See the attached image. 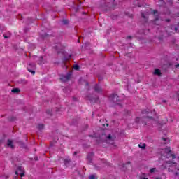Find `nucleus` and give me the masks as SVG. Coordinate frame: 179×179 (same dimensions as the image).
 <instances>
[{
	"label": "nucleus",
	"instance_id": "obj_1",
	"mask_svg": "<svg viewBox=\"0 0 179 179\" xmlns=\"http://www.w3.org/2000/svg\"><path fill=\"white\" fill-rule=\"evenodd\" d=\"M161 155L165 157H172V159H176V155L171 154V150H170V148L162 150L161 151Z\"/></svg>",
	"mask_w": 179,
	"mask_h": 179
},
{
	"label": "nucleus",
	"instance_id": "obj_2",
	"mask_svg": "<svg viewBox=\"0 0 179 179\" xmlns=\"http://www.w3.org/2000/svg\"><path fill=\"white\" fill-rule=\"evenodd\" d=\"M16 176H20V177H24V168L19 166L17 171H15Z\"/></svg>",
	"mask_w": 179,
	"mask_h": 179
},
{
	"label": "nucleus",
	"instance_id": "obj_3",
	"mask_svg": "<svg viewBox=\"0 0 179 179\" xmlns=\"http://www.w3.org/2000/svg\"><path fill=\"white\" fill-rule=\"evenodd\" d=\"M71 76H72V73H68L66 75L62 76L60 79L62 82H67L71 79Z\"/></svg>",
	"mask_w": 179,
	"mask_h": 179
},
{
	"label": "nucleus",
	"instance_id": "obj_4",
	"mask_svg": "<svg viewBox=\"0 0 179 179\" xmlns=\"http://www.w3.org/2000/svg\"><path fill=\"white\" fill-rule=\"evenodd\" d=\"M27 69L29 72H31V73H32V75H34V73H36V71H34V69H36V65L34 64H29Z\"/></svg>",
	"mask_w": 179,
	"mask_h": 179
},
{
	"label": "nucleus",
	"instance_id": "obj_5",
	"mask_svg": "<svg viewBox=\"0 0 179 179\" xmlns=\"http://www.w3.org/2000/svg\"><path fill=\"white\" fill-rule=\"evenodd\" d=\"M169 167H174L175 170H179V167H177V164L171 162H167Z\"/></svg>",
	"mask_w": 179,
	"mask_h": 179
},
{
	"label": "nucleus",
	"instance_id": "obj_6",
	"mask_svg": "<svg viewBox=\"0 0 179 179\" xmlns=\"http://www.w3.org/2000/svg\"><path fill=\"white\" fill-rule=\"evenodd\" d=\"M110 99L112 101H113L114 102H117V101H120V99H118V95L115 94H113L110 96Z\"/></svg>",
	"mask_w": 179,
	"mask_h": 179
},
{
	"label": "nucleus",
	"instance_id": "obj_7",
	"mask_svg": "<svg viewBox=\"0 0 179 179\" xmlns=\"http://www.w3.org/2000/svg\"><path fill=\"white\" fill-rule=\"evenodd\" d=\"M7 146L8 148H11V149H13V142L12 141V140H8L7 141Z\"/></svg>",
	"mask_w": 179,
	"mask_h": 179
},
{
	"label": "nucleus",
	"instance_id": "obj_8",
	"mask_svg": "<svg viewBox=\"0 0 179 179\" xmlns=\"http://www.w3.org/2000/svg\"><path fill=\"white\" fill-rule=\"evenodd\" d=\"M93 156H94L93 152H90V154H88L87 159L89 163H92V158L93 157Z\"/></svg>",
	"mask_w": 179,
	"mask_h": 179
},
{
	"label": "nucleus",
	"instance_id": "obj_9",
	"mask_svg": "<svg viewBox=\"0 0 179 179\" xmlns=\"http://www.w3.org/2000/svg\"><path fill=\"white\" fill-rule=\"evenodd\" d=\"M94 90L95 92H97L98 93H100L101 92V88L100 87V86H99L98 85H96L94 87Z\"/></svg>",
	"mask_w": 179,
	"mask_h": 179
},
{
	"label": "nucleus",
	"instance_id": "obj_10",
	"mask_svg": "<svg viewBox=\"0 0 179 179\" xmlns=\"http://www.w3.org/2000/svg\"><path fill=\"white\" fill-rule=\"evenodd\" d=\"M12 93H19V92H20V90H19V88H13L11 90Z\"/></svg>",
	"mask_w": 179,
	"mask_h": 179
},
{
	"label": "nucleus",
	"instance_id": "obj_11",
	"mask_svg": "<svg viewBox=\"0 0 179 179\" xmlns=\"http://www.w3.org/2000/svg\"><path fill=\"white\" fill-rule=\"evenodd\" d=\"M154 75H162V73L160 72V70L155 69L154 71Z\"/></svg>",
	"mask_w": 179,
	"mask_h": 179
},
{
	"label": "nucleus",
	"instance_id": "obj_12",
	"mask_svg": "<svg viewBox=\"0 0 179 179\" xmlns=\"http://www.w3.org/2000/svg\"><path fill=\"white\" fill-rule=\"evenodd\" d=\"M87 100H90V101H94V102L97 101V99H94L93 98H90V96H87Z\"/></svg>",
	"mask_w": 179,
	"mask_h": 179
},
{
	"label": "nucleus",
	"instance_id": "obj_13",
	"mask_svg": "<svg viewBox=\"0 0 179 179\" xmlns=\"http://www.w3.org/2000/svg\"><path fill=\"white\" fill-rule=\"evenodd\" d=\"M139 148H141V149H145V148H146V145L145 143H140L138 145Z\"/></svg>",
	"mask_w": 179,
	"mask_h": 179
},
{
	"label": "nucleus",
	"instance_id": "obj_14",
	"mask_svg": "<svg viewBox=\"0 0 179 179\" xmlns=\"http://www.w3.org/2000/svg\"><path fill=\"white\" fill-rule=\"evenodd\" d=\"M162 139L164 141V144L169 143V142H170V139H169V138H163Z\"/></svg>",
	"mask_w": 179,
	"mask_h": 179
},
{
	"label": "nucleus",
	"instance_id": "obj_15",
	"mask_svg": "<svg viewBox=\"0 0 179 179\" xmlns=\"http://www.w3.org/2000/svg\"><path fill=\"white\" fill-rule=\"evenodd\" d=\"M156 171H157L156 168H152V169H150V173H156Z\"/></svg>",
	"mask_w": 179,
	"mask_h": 179
},
{
	"label": "nucleus",
	"instance_id": "obj_16",
	"mask_svg": "<svg viewBox=\"0 0 179 179\" xmlns=\"http://www.w3.org/2000/svg\"><path fill=\"white\" fill-rule=\"evenodd\" d=\"M73 69H75V71H78L79 69V65L75 64L73 66Z\"/></svg>",
	"mask_w": 179,
	"mask_h": 179
},
{
	"label": "nucleus",
	"instance_id": "obj_17",
	"mask_svg": "<svg viewBox=\"0 0 179 179\" xmlns=\"http://www.w3.org/2000/svg\"><path fill=\"white\" fill-rule=\"evenodd\" d=\"M43 128H44V125L43 124H38V129H43Z\"/></svg>",
	"mask_w": 179,
	"mask_h": 179
},
{
	"label": "nucleus",
	"instance_id": "obj_18",
	"mask_svg": "<svg viewBox=\"0 0 179 179\" xmlns=\"http://www.w3.org/2000/svg\"><path fill=\"white\" fill-rule=\"evenodd\" d=\"M96 175H91L90 176V179H96Z\"/></svg>",
	"mask_w": 179,
	"mask_h": 179
},
{
	"label": "nucleus",
	"instance_id": "obj_19",
	"mask_svg": "<svg viewBox=\"0 0 179 179\" xmlns=\"http://www.w3.org/2000/svg\"><path fill=\"white\" fill-rule=\"evenodd\" d=\"M141 179H148V178H145V175L143 174L142 176H140Z\"/></svg>",
	"mask_w": 179,
	"mask_h": 179
},
{
	"label": "nucleus",
	"instance_id": "obj_20",
	"mask_svg": "<svg viewBox=\"0 0 179 179\" xmlns=\"http://www.w3.org/2000/svg\"><path fill=\"white\" fill-rule=\"evenodd\" d=\"M62 23H63V24H68V20H63Z\"/></svg>",
	"mask_w": 179,
	"mask_h": 179
},
{
	"label": "nucleus",
	"instance_id": "obj_21",
	"mask_svg": "<svg viewBox=\"0 0 179 179\" xmlns=\"http://www.w3.org/2000/svg\"><path fill=\"white\" fill-rule=\"evenodd\" d=\"M10 37V34H9L8 35L4 34V38H9Z\"/></svg>",
	"mask_w": 179,
	"mask_h": 179
},
{
	"label": "nucleus",
	"instance_id": "obj_22",
	"mask_svg": "<svg viewBox=\"0 0 179 179\" xmlns=\"http://www.w3.org/2000/svg\"><path fill=\"white\" fill-rule=\"evenodd\" d=\"M153 14H154L155 16H157V15H158V13H157V10H154V11H153Z\"/></svg>",
	"mask_w": 179,
	"mask_h": 179
},
{
	"label": "nucleus",
	"instance_id": "obj_23",
	"mask_svg": "<svg viewBox=\"0 0 179 179\" xmlns=\"http://www.w3.org/2000/svg\"><path fill=\"white\" fill-rule=\"evenodd\" d=\"M108 141H112L111 135H108L107 137Z\"/></svg>",
	"mask_w": 179,
	"mask_h": 179
},
{
	"label": "nucleus",
	"instance_id": "obj_24",
	"mask_svg": "<svg viewBox=\"0 0 179 179\" xmlns=\"http://www.w3.org/2000/svg\"><path fill=\"white\" fill-rule=\"evenodd\" d=\"M141 16H142V17H143V19H146V16L145 15L144 13H142V14H141Z\"/></svg>",
	"mask_w": 179,
	"mask_h": 179
},
{
	"label": "nucleus",
	"instance_id": "obj_25",
	"mask_svg": "<svg viewBox=\"0 0 179 179\" xmlns=\"http://www.w3.org/2000/svg\"><path fill=\"white\" fill-rule=\"evenodd\" d=\"M40 61L41 62H39V64H43V57H40Z\"/></svg>",
	"mask_w": 179,
	"mask_h": 179
},
{
	"label": "nucleus",
	"instance_id": "obj_26",
	"mask_svg": "<svg viewBox=\"0 0 179 179\" xmlns=\"http://www.w3.org/2000/svg\"><path fill=\"white\" fill-rule=\"evenodd\" d=\"M157 20H160V17H157L155 20V22L156 23V22H157Z\"/></svg>",
	"mask_w": 179,
	"mask_h": 179
},
{
	"label": "nucleus",
	"instance_id": "obj_27",
	"mask_svg": "<svg viewBox=\"0 0 179 179\" xmlns=\"http://www.w3.org/2000/svg\"><path fill=\"white\" fill-rule=\"evenodd\" d=\"M152 115H156V112H155V110H153V111L152 112Z\"/></svg>",
	"mask_w": 179,
	"mask_h": 179
},
{
	"label": "nucleus",
	"instance_id": "obj_28",
	"mask_svg": "<svg viewBox=\"0 0 179 179\" xmlns=\"http://www.w3.org/2000/svg\"><path fill=\"white\" fill-rule=\"evenodd\" d=\"M146 113H149V111H143V114H146Z\"/></svg>",
	"mask_w": 179,
	"mask_h": 179
},
{
	"label": "nucleus",
	"instance_id": "obj_29",
	"mask_svg": "<svg viewBox=\"0 0 179 179\" xmlns=\"http://www.w3.org/2000/svg\"><path fill=\"white\" fill-rule=\"evenodd\" d=\"M136 122H138L139 121V117H137V118L136 119Z\"/></svg>",
	"mask_w": 179,
	"mask_h": 179
},
{
	"label": "nucleus",
	"instance_id": "obj_30",
	"mask_svg": "<svg viewBox=\"0 0 179 179\" xmlns=\"http://www.w3.org/2000/svg\"><path fill=\"white\" fill-rule=\"evenodd\" d=\"M87 86H89V83H86V88L87 89Z\"/></svg>",
	"mask_w": 179,
	"mask_h": 179
},
{
	"label": "nucleus",
	"instance_id": "obj_31",
	"mask_svg": "<svg viewBox=\"0 0 179 179\" xmlns=\"http://www.w3.org/2000/svg\"><path fill=\"white\" fill-rule=\"evenodd\" d=\"M178 66H179V64L176 65V68H178Z\"/></svg>",
	"mask_w": 179,
	"mask_h": 179
},
{
	"label": "nucleus",
	"instance_id": "obj_32",
	"mask_svg": "<svg viewBox=\"0 0 179 179\" xmlns=\"http://www.w3.org/2000/svg\"><path fill=\"white\" fill-rule=\"evenodd\" d=\"M169 171H173V170H171L170 168H169Z\"/></svg>",
	"mask_w": 179,
	"mask_h": 179
},
{
	"label": "nucleus",
	"instance_id": "obj_33",
	"mask_svg": "<svg viewBox=\"0 0 179 179\" xmlns=\"http://www.w3.org/2000/svg\"><path fill=\"white\" fill-rule=\"evenodd\" d=\"M71 57H72V55H70L69 56V58H71Z\"/></svg>",
	"mask_w": 179,
	"mask_h": 179
},
{
	"label": "nucleus",
	"instance_id": "obj_34",
	"mask_svg": "<svg viewBox=\"0 0 179 179\" xmlns=\"http://www.w3.org/2000/svg\"><path fill=\"white\" fill-rule=\"evenodd\" d=\"M1 143H2V141H0V145H1Z\"/></svg>",
	"mask_w": 179,
	"mask_h": 179
},
{
	"label": "nucleus",
	"instance_id": "obj_35",
	"mask_svg": "<svg viewBox=\"0 0 179 179\" xmlns=\"http://www.w3.org/2000/svg\"><path fill=\"white\" fill-rule=\"evenodd\" d=\"M57 52H61V51H57Z\"/></svg>",
	"mask_w": 179,
	"mask_h": 179
},
{
	"label": "nucleus",
	"instance_id": "obj_36",
	"mask_svg": "<svg viewBox=\"0 0 179 179\" xmlns=\"http://www.w3.org/2000/svg\"><path fill=\"white\" fill-rule=\"evenodd\" d=\"M74 155H76V152H74Z\"/></svg>",
	"mask_w": 179,
	"mask_h": 179
},
{
	"label": "nucleus",
	"instance_id": "obj_37",
	"mask_svg": "<svg viewBox=\"0 0 179 179\" xmlns=\"http://www.w3.org/2000/svg\"><path fill=\"white\" fill-rule=\"evenodd\" d=\"M36 160H37V158H36Z\"/></svg>",
	"mask_w": 179,
	"mask_h": 179
}]
</instances>
